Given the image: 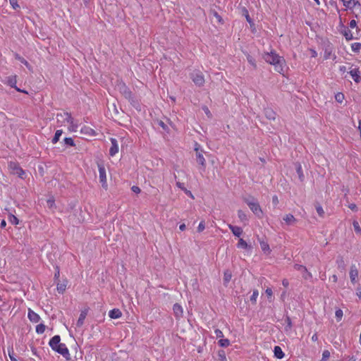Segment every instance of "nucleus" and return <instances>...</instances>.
Wrapping results in <instances>:
<instances>
[{
	"label": "nucleus",
	"mask_w": 361,
	"mask_h": 361,
	"mask_svg": "<svg viewBox=\"0 0 361 361\" xmlns=\"http://www.w3.org/2000/svg\"><path fill=\"white\" fill-rule=\"evenodd\" d=\"M263 59L267 63L274 66V70L279 73L284 75L286 62L283 56H279L275 51L266 52L263 55Z\"/></svg>",
	"instance_id": "1"
},
{
	"label": "nucleus",
	"mask_w": 361,
	"mask_h": 361,
	"mask_svg": "<svg viewBox=\"0 0 361 361\" xmlns=\"http://www.w3.org/2000/svg\"><path fill=\"white\" fill-rule=\"evenodd\" d=\"M245 202L247 204L250 210L259 218L262 216V210L258 202L253 197H250L245 199Z\"/></svg>",
	"instance_id": "2"
},
{
	"label": "nucleus",
	"mask_w": 361,
	"mask_h": 361,
	"mask_svg": "<svg viewBox=\"0 0 361 361\" xmlns=\"http://www.w3.org/2000/svg\"><path fill=\"white\" fill-rule=\"evenodd\" d=\"M195 151L196 154V161L197 162L201 165L203 170L205 169L206 167V160L203 156V150L200 149V145L197 143L195 145Z\"/></svg>",
	"instance_id": "3"
},
{
	"label": "nucleus",
	"mask_w": 361,
	"mask_h": 361,
	"mask_svg": "<svg viewBox=\"0 0 361 361\" xmlns=\"http://www.w3.org/2000/svg\"><path fill=\"white\" fill-rule=\"evenodd\" d=\"M8 169L11 173L17 175L18 177L23 178L25 171L22 169V168L20 167L18 163L11 161L8 164Z\"/></svg>",
	"instance_id": "4"
},
{
	"label": "nucleus",
	"mask_w": 361,
	"mask_h": 361,
	"mask_svg": "<svg viewBox=\"0 0 361 361\" xmlns=\"http://www.w3.org/2000/svg\"><path fill=\"white\" fill-rule=\"evenodd\" d=\"M98 169L99 174V182L102 183L104 189H107L106 170L102 164H98Z\"/></svg>",
	"instance_id": "5"
},
{
	"label": "nucleus",
	"mask_w": 361,
	"mask_h": 361,
	"mask_svg": "<svg viewBox=\"0 0 361 361\" xmlns=\"http://www.w3.org/2000/svg\"><path fill=\"white\" fill-rule=\"evenodd\" d=\"M191 78L193 82L198 86L202 85L204 82V75L200 71L193 72L191 75Z\"/></svg>",
	"instance_id": "6"
},
{
	"label": "nucleus",
	"mask_w": 361,
	"mask_h": 361,
	"mask_svg": "<svg viewBox=\"0 0 361 361\" xmlns=\"http://www.w3.org/2000/svg\"><path fill=\"white\" fill-rule=\"evenodd\" d=\"M349 74L355 82H359L361 80L360 71L358 68L351 66L349 70Z\"/></svg>",
	"instance_id": "7"
},
{
	"label": "nucleus",
	"mask_w": 361,
	"mask_h": 361,
	"mask_svg": "<svg viewBox=\"0 0 361 361\" xmlns=\"http://www.w3.org/2000/svg\"><path fill=\"white\" fill-rule=\"evenodd\" d=\"M295 269L299 271H301L302 274V277L307 280L312 278V274L309 272L307 268L301 264H295Z\"/></svg>",
	"instance_id": "8"
},
{
	"label": "nucleus",
	"mask_w": 361,
	"mask_h": 361,
	"mask_svg": "<svg viewBox=\"0 0 361 361\" xmlns=\"http://www.w3.org/2000/svg\"><path fill=\"white\" fill-rule=\"evenodd\" d=\"M54 351L62 355L66 359H69V351L64 343H61L57 348H55Z\"/></svg>",
	"instance_id": "9"
},
{
	"label": "nucleus",
	"mask_w": 361,
	"mask_h": 361,
	"mask_svg": "<svg viewBox=\"0 0 361 361\" xmlns=\"http://www.w3.org/2000/svg\"><path fill=\"white\" fill-rule=\"evenodd\" d=\"M110 140L111 142V146L109 149V154L111 157H114L116 154L118 152V144L116 139L115 138H111Z\"/></svg>",
	"instance_id": "10"
},
{
	"label": "nucleus",
	"mask_w": 361,
	"mask_h": 361,
	"mask_svg": "<svg viewBox=\"0 0 361 361\" xmlns=\"http://www.w3.org/2000/svg\"><path fill=\"white\" fill-rule=\"evenodd\" d=\"M357 276H358V271L356 268V266L353 264L350 267V281L353 283H355L357 282Z\"/></svg>",
	"instance_id": "11"
},
{
	"label": "nucleus",
	"mask_w": 361,
	"mask_h": 361,
	"mask_svg": "<svg viewBox=\"0 0 361 361\" xmlns=\"http://www.w3.org/2000/svg\"><path fill=\"white\" fill-rule=\"evenodd\" d=\"M60 341H61L60 336L58 335H56L51 338L49 344L50 347L51 348V349L53 350H54L55 348H57V346L61 343H60Z\"/></svg>",
	"instance_id": "12"
},
{
	"label": "nucleus",
	"mask_w": 361,
	"mask_h": 361,
	"mask_svg": "<svg viewBox=\"0 0 361 361\" xmlns=\"http://www.w3.org/2000/svg\"><path fill=\"white\" fill-rule=\"evenodd\" d=\"M64 121H67V123L71 124L70 128L72 130L76 131V128H78L77 124H74L73 118L71 117V114L68 113H64Z\"/></svg>",
	"instance_id": "13"
},
{
	"label": "nucleus",
	"mask_w": 361,
	"mask_h": 361,
	"mask_svg": "<svg viewBox=\"0 0 361 361\" xmlns=\"http://www.w3.org/2000/svg\"><path fill=\"white\" fill-rule=\"evenodd\" d=\"M283 220L285 221V223L288 226H293L296 224L298 220L293 216V215L288 214H286L283 218Z\"/></svg>",
	"instance_id": "14"
},
{
	"label": "nucleus",
	"mask_w": 361,
	"mask_h": 361,
	"mask_svg": "<svg viewBox=\"0 0 361 361\" xmlns=\"http://www.w3.org/2000/svg\"><path fill=\"white\" fill-rule=\"evenodd\" d=\"M173 310L176 318H180L183 316V308L178 303L173 305Z\"/></svg>",
	"instance_id": "15"
},
{
	"label": "nucleus",
	"mask_w": 361,
	"mask_h": 361,
	"mask_svg": "<svg viewBox=\"0 0 361 361\" xmlns=\"http://www.w3.org/2000/svg\"><path fill=\"white\" fill-rule=\"evenodd\" d=\"M228 228L235 236L240 237L243 233V229L239 226L228 224Z\"/></svg>",
	"instance_id": "16"
},
{
	"label": "nucleus",
	"mask_w": 361,
	"mask_h": 361,
	"mask_svg": "<svg viewBox=\"0 0 361 361\" xmlns=\"http://www.w3.org/2000/svg\"><path fill=\"white\" fill-rule=\"evenodd\" d=\"M27 316L29 319L32 322L37 323L40 320V317L30 309L28 311Z\"/></svg>",
	"instance_id": "17"
},
{
	"label": "nucleus",
	"mask_w": 361,
	"mask_h": 361,
	"mask_svg": "<svg viewBox=\"0 0 361 361\" xmlns=\"http://www.w3.org/2000/svg\"><path fill=\"white\" fill-rule=\"evenodd\" d=\"M109 316L111 319H118L122 316V313L119 309H113L109 311Z\"/></svg>",
	"instance_id": "18"
},
{
	"label": "nucleus",
	"mask_w": 361,
	"mask_h": 361,
	"mask_svg": "<svg viewBox=\"0 0 361 361\" xmlns=\"http://www.w3.org/2000/svg\"><path fill=\"white\" fill-rule=\"evenodd\" d=\"M8 85L11 88H14L15 90L20 91L21 90L20 88L16 87V76H11L8 78V80L6 81Z\"/></svg>",
	"instance_id": "19"
},
{
	"label": "nucleus",
	"mask_w": 361,
	"mask_h": 361,
	"mask_svg": "<svg viewBox=\"0 0 361 361\" xmlns=\"http://www.w3.org/2000/svg\"><path fill=\"white\" fill-rule=\"evenodd\" d=\"M265 116L269 120H274L276 118V113L269 108H267L264 109Z\"/></svg>",
	"instance_id": "20"
},
{
	"label": "nucleus",
	"mask_w": 361,
	"mask_h": 361,
	"mask_svg": "<svg viewBox=\"0 0 361 361\" xmlns=\"http://www.w3.org/2000/svg\"><path fill=\"white\" fill-rule=\"evenodd\" d=\"M81 133L82 134H85V135H89V136H94L96 135V133L95 131L90 128V127H87V126H84L81 128Z\"/></svg>",
	"instance_id": "21"
},
{
	"label": "nucleus",
	"mask_w": 361,
	"mask_h": 361,
	"mask_svg": "<svg viewBox=\"0 0 361 361\" xmlns=\"http://www.w3.org/2000/svg\"><path fill=\"white\" fill-rule=\"evenodd\" d=\"M344 6L348 8H352L353 7H355L357 5L360 6V4L357 0H349L344 2Z\"/></svg>",
	"instance_id": "22"
},
{
	"label": "nucleus",
	"mask_w": 361,
	"mask_h": 361,
	"mask_svg": "<svg viewBox=\"0 0 361 361\" xmlns=\"http://www.w3.org/2000/svg\"><path fill=\"white\" fill-rule=\"evenodd\" d=\"M232 277L231 271L229 270H226L224 274V284L227 286L230 282Z\"/></svg>",
	"instance_id": "23"
},
{
	"label": "nucleus",
	"mask_w": 361,
	"mask_h": 361,
	"mask_svg": "<svg viewBox=\"0 0 361 361\" xmlns=\"http://www.w3.org/2000/svg\"><path fill=\"white\" fill-rule=\"evenodd\" d=\"M295 169H296V171H297V173L298 175V177H299L300 180L301 181H303V180H304V175H303V173H302L301 164L300 163L297 162V163L295 164Z\"/></svg>",
	"instance_id": "24"
},
{
	"label": "nucleus",
	"mask_w": 361,
	"mask_h": 361,
	"mask_svg": "<svg viewBox=\"0 0 361 361\" xmlns=\"http://www.w3.org/2000/svg\"><path fill=\"white\" fill-rule=\"evenodd\" d=\"M274 355L278 359H282L284 356V353L279 346H275L274 350Z\"/></svg>",
	"instance_id": "25"
},
{
	"label": "nucleus",
	"mask_w": 361,
	"mask_h": 361,
	"mask_svg": "<svg viewBox=\"0 0 361 361\" xmlns=\"http://www.w3.org/2000/svg\"><path fill=\"white\" fill-rule=\"evenodd\" d=\"M129 102L134 108L137 110H140V104L137 97L135 95H134Z\"/></svg>",
	"instance_id": "26"
},
{
	"label": "nucleus",
	"mask_w": 361,
	"mask_h": 361,
	"mask_svg": "<svg viewBox=\"0 0 361 361\" xmlns=\"http://www.w3.org/2000/svg\"><path fill=\"white\" fill-rule=\"evenodd\" d=\"M87 316V312H85V311H82L80 314V317L78 319V322H77V326H82L83 323H84V320L85 319Z\"/></svg>",
	"instance_id": "27"
},
{
	"label": "nucleus",
	"mask_w": 361,
	"mask_h": 361,
	"mask_svg": "<svg viewBox=\"0 0 361 361\" xmlns=\"http://www.w3.org/2000/svg\"><path fill=\"white\" fill-rule=\"evenodd\" d=\"M63 133L62 130H57L55 133L54 137L52 139V143L56 144Z\"/></svg>",
	"instance_id": "28"
},
{
	"label": "nucleus",
	"mask_w": 361,
	"mask_h": 361,
	"mask_svg": "<svg viewBox=\"0 0 361 361\" xmlns=\"http://www.w3.org/2000/svg\"><path fill=\"white\" fill-rule=\"evenodd\" d=\"M335 99L338 103H342L345 99V97L342 92H338L335 94Z\"/></svg>",
	"instance_id": "29"
},
{
	"label": "nucleus",
	"mask_w": 361,
	"mask_h": 361,
	"mask_svg": "<svg viewBox=\"0 0 361 361\" xmlns=\"http://www.w3.org/2000/svg\"><path fill=\"white\" fill-rule=\"evenodd\" d=\"M238 218L240 219V220L241 221H247V215L246 214L242 211V210H238Z\"/></svg>",
	"instance_id": "30"
},
{
	"label": "nucleus",
	"mask_w": 361,
	"mask_h": 361,
	"mask_svg": "<svg viewBox=\"0 0 361 361\" xmlns=\"http://www.w3.org/2000/svg\"><path fill=\"white\" fill-rule=\"evenodd\" d=\"M285 322L286 324V326L285 327V331H290L292 328V322L290 318L288 316L286 317Z\"/></svg>",
	"instance_id": "31"
},
{
	"label": "nucleus",
	"mask_w": 361,
	"mask_h": 361,
	"mask_svg": "<svg viewBox=\"0 0 361 361\" xmlns=\"http://www.w3.org/2000/svg\"><path fill=\"white\" fill-rule=\"evenodd\" d=\"M218 360L219 361H227L224 350H221L218 352Z\"/></svg>",
	"instance_id": "32"
},
{
	"label": "nucleus",
	"mask_w": 361,
	"mask_h": 361,
	"mask_svg": "<svg viewBox=\"0 0 361 361\" xmlns=\"http://www.w3.org/2000/svg\"><path fill=\"white\" fill-rule=\"evenodd\" d=\"M66 288V283H61L57 284V290L59 293H63Z\"/></svg>",
	"instance_id": "33"
},
{
	"label": "nucleus",
	"mask_w": 361,
	"mask_h": 361,
	"mask_svg": "<svg viewBox=\"0 0 361 361\" xmlns=\"http://www.w3.org/2000/svg\"><path fill=\"white\" fill-rule=\"evenodd\" d=\"M343 35L345 36V38L346 40L349 41L353 39V36L350 30H347L343 32Z\"/></svg>",
	"instance_id": "34"
},
{
	"label": "nucleus",
	"mask_w": 361,
	"mask_h": 361,
	"mask_svg": "<svg viewBox=\"0 0 361 361\" xmlns=\"http://www.w3.org/2000/svg\"><path fill=\"white\" fill-rule=\"evenodd\" d=\"M45 331V325L39 324L36 326V331L37 334H43Z\"/></svg>",
	"instance_id": "35"
},
{
	"label": "nucleus",
	"mask_w": 361,
	"mask_h": 361,
	"mask_svg": "<svg viewBox=\"0 0 361 361\" xmlns=\"http://www.w3.org/2000/svg\"><path fill=\"white\" fill-rule=\"evenodd\" d=\"M219 344L221 347H227L230 345V341L228 339H221L219 341Z\"/></svg>",
	"instance_id": "36"
},
{
	"label": "nucleus",
	"mask_w": 361,
	"mask_h": 361,
	"mask_svg": "<svg viewBox=\"0 0 361 361\" xmlns=\"http://www.w3.org/2000/svg\"><path fill=\"white\" fill-rule=\"evenodd\" d=\"M259 293L257 290H255L252 293V295L250 297V301L252 303H256L257 298L258 297Z\"/></svg>",
	"instance_id": "37"
},
{
	"label": "nucleus",
	"mask_w": 361,
	"mask_h": 361,
	"mask_svg": "<svg viewBox=\"0 0 361 361\" xmlns=\"http://www.w3.org/2000/svg\"><path fill=\"white\" fill-rule=\"evenodd\" d=\"M352 50L354 51H359L361 49V44L358 42H355L351 44Z\"/></svg>",
	"instance_id": "38"
},
{
	"label": "nucleus",
	"mask_w": 361,
	"mask_h": 361,
	"mask_svg": "<svg viewBox=\"0 0 361 361\" xmlns=\"http://www.w3.org/2000/svg\"><path fill=\"white\" fill-rule=\"evenodd\" d=\"M238 247L246 249L247 247V243L242 238H240L238 243Z\"/></svg>",
	"instance_id": "39"
},
{
	"label": "nucleus",
	"mask_w": 361,
	"mask_h": 361,
	"mask_svg": "<svg viewBox=\"0 0 361 361\" xmlns=\"http://www.w3.org/2000/svg\"><path fill=\"white\" fill-rule=\"evenodd\" d=\"M123 95L125 97V99H128V101H130L132 97L135 95L133 92H123Z\"/></svg>",
	"instance_id": "40"
},
{
	"label": "nucleus",
	"mask_w": 361,
	"mask_h": 361,
	"mask_svg": "<svg viewBox=\"0 0 361 361\" xmlns=\"http://www.w3.org/2000/svg\"><path fill=\"white\" fill-rule=\"evenodd\" d=\"M260 246H261L262 250L264 252H269L270 251L269 245L267 243L260 242Z\"/></svg>",
	"instance_id": "41"
},
{
	"label": "nucleus",
	"mask_w": 361,
	"mask_h": 361,
	"mask_svg": "<svg viewBox=\"0 0 361 361\" xmlns=\"http://www.w3.org/2000/svg\"><path fill=\"white\" fill-rule=\"evenodd\" d=\"M9 221L11 224H13V225H17L18 224V219L16 216H15L14 215H11L9 216Z\"/></svg>",
	"instance_id": "42"
},
{
	"label": "nucleus",
	"mask_w": 361,
	"mask_h": 361,
	"mask_svg": "<svg viewBox=\"0 0 361 361\" xmlns=\"http://www.w3.org/2000/svg\"><path fill=\"white\" fill-rule=\"evenodd\" d=\"M331 49H326L324 54V59L327 60L331 58Z\"/></svg>",
	"instance_id": "43"
},
{
	"label": "nucleus",
	"mask_w": 361,
	"mask_h": 361,
	"mask_svg": "<svg viewBox=\"0 0 361 361\" xmlns=\"http://www.w3.org/2000/svg\"><path fill=\"white\" fill-rule=\"evenodd\" d=\"M157 124L161 127V128L165 130V131H168L169 130V128H168V126L163 121H157Z\"/></svg>",
	"instance_id": "44"
},
{
	"label": "nucleus",
	"mask_w": 361,
	"mask_h": 361,
	"mask_svg": "<svg viewBox=\"0 0 361 361\" xmlns=\"http://www.w3.org/2000/svg\"><path fill=\"white\" fill-rule=\"evenodd\" d=\"M64 142H65L66 145H69V146H74L75 145L74 141H73V140L71 137H66L64 139Z\"/></svg>",
	"instance_id": "45"
},
{
	"label": "nucleus",
	"mask_w": 361,
	"mask_h": 361,
	"mask_svg": "<svg viewBox=\"0 0 361 361\" xmlns=\"http://www.w3.org/2000/svg\"><path fill=\"white\" fill-rule=\"evenodd\" d=\"M202 110L205 113V114L209 118H211L212 117V114L210 112L209 108L206 106H202Z\"/></svg>",
	"instance_id": "46"
},
{
	"label": "nucleus",
	"mask_w": 361,
	"mask_h": 361,
	"mask_svg": "<svg viewBox=\"0 0 361 361\" xmlns=\"http://www.w3.org/2000/svg\"><path fill=\"white\" fill-rule=\"evenodd\" d=\"M343 314V311L341 309H338L336 311L335 315L338 321L342 319Z\"/></svg>",
	"instance_id": "47"
},
{
	"label": "nucleus",
	"mask_w": 361,
	"mask_h": 361,
	"mask_svg": "<svg viewBox=\"0 0 361 361\" xmlns=\"http://www.w3.org/2000/svg\"><path fill=\"white\" fill-rule=\"evenodd\" d=\"M9 2H10V4H11V7L13 9H17V8H19V5L18 4V1L17 0H9Z\"/></svg>",
	"instance_id": "48"
},
{
	"label": "nucleus",
	"mask_w": 361,
	"mask_h": 361,
	"mask_svg": "<svg viewBox=\"0 0 361 361\" xmlns=\"http://www.w3.org/2000/svg\"><path fill=\"white\" fill-rule=\"evenodd\" d=\"M204 228H205V224H204V221H202L199 224V226H198V227H197V232L200 233V232L203 231Z\"/></svg>",
	"instance_id": "49"
},
{
	"label": "nucleus",
	"mask_w": 361,
	"mask_h": 361,
	"mask_svg": "<svg viewBox=\"0 0 361 361\" xmlns=\"http://www.w3.org/2000/svg\"><path fill=\"white\" fill-rule=\"evenodd\" d=\"M353 227L356 233H361V228L357 221L353 222Z\"/></svg>",
	"instance_id": "50"
},
{
	"label": "nucleus",
	"mask_w": 361,
	"mask_h": 361,
	"mask_svg": "<svg viewBox=\"0 0 361 361\" xmlns=\"http://www.w3.org/2000/svg\"><path fill=\"white\" fill-rule=\"evenodd\" d=\"M316 210L320 216H322L323 214H324V212L320 205L316 206Z\"/></svg>",
	"instance_id": "51"
},
{
	"label": "nucleus",
	"mask_w": 361,
	"mask_h": 361,
	"mask_svg": "<svg viewBox=\"0 0 361 361\" xmlns=\"http://www.w3.org/2000/svg\"><path fill=\"white\" fill-rule=\"evenodd\" d=\"M247 61L248 62L254 67V68H256V63H255V59L251 56H248L247 57Z\"/></svg>",
	"instance_id": "52"
},
{
	"label": "nucleus",
	"mask_w": 361,
	"mask_h": 361,
	"mask_svg": "<svg viewBox=\"0 0 361 361\" xmlns=\"http://www.w3.org/2000/svg\"><path fill=\"white\" fill-rule=\"evenodd\" d=\"M214 334H215L216 338H223L224 337L223 332L218 329H216L214 331Z\"/></svg>",
	"instance_id": "53"
},
{
	"label": "nucleus",
	"mask_w": 361,
	"mask_h": 361,
	"mask_svg": "<svg viewBox=\"0 0 361 361\" xmlns=\"http://www.w3.org/2000/svg\"><path fill=\"white\" fill-rule=\"evenodd\" d=\"M330 357V352L327 350H324L322 353V360H326Z\"/></svg>",
	"instance_id": "54"
},
{
	"label": "nucleus",
	"mask_w": 361,
	"mask_h": 361,
	"mask_svg": "<svg viewBox=\"0 0 361 361\" xmlns=\"http://www.w3.org/2000/svg\"><path fill=\"white\" fill-rule=\"evenodd\" d=\"M8 355H9V357L11 359V361H18L16 357V355L14 354V353L12 351V352H8Z\"/></svg>",
	"instance_id": "55"
},
{
	"label": "nucleus",
	"mask_w": 361,
	"mask_h": 361,
	"mask_svg": "<svg viewBox=\"0 0 361 361\" xmlns=\"http://www.w3.org/2000/svg\"><path fill=\"white\" fill-rule=\"evenodd\" d=\"M279 198L276 195L273 196L272 197V204L276 207L279 204Z\"/></svg>",
	"instance_id": "56"
},
{
	"label": "nucleus",
	"mask_w": 361,
	"mask_h": 361,
	"mask_svg": "<svg viewBox=\"0 0 361 361\" xmlns=\"http://www.w3.org/2000/svg\"><path fill=\"white\" fill-rule=\"evenodd\" d=\"M309 51L310 53L311 57L316 58L317 56V52L316 51V50L313 49H310Z\"/></svg>",
	"instance_id": "57"
},
{
	"label": "nucleus",
	"mask_w": 361,
	"mask_h": 361,
	"mask_svg": "<svg viewBox=\"0 0 361 361\" xmlns=\"http://www.w3.org/2000/svg\"><path fill=\"white\" fill-rule=\"evenodd\" d=\"M131 190H132L133 192H134L135 193H140V191H141L140 188L138 186H135V185H133L131 188Z\"/></svg>",
	"instance_id": "58"
},
{
	"label": "nucleus",
	"mask_w": 361,
	"mask_h": 361,
	"mask_svg": "<svg viewBox=\"0 0 361 361\" xmlns=\"http://www.w3.org/2000/svg\"><path fill=\"white\" fill-rule=\"evenodd\" d=\"M357 25V22L355 20H351L349 23V26L350 28H355Z\"/></svg>",
	"instance_id": "59"
},
{
	"label": "nucleus",
	"mask_w": 361,
	"mask_h": 361,
	"mask_svg": "<svg viewBox=\"0 0 361 361\" xmlns=\"http://www.w3.org/2000/svg\"><path fill=\"white\" fill-rule=\"evenodd\" d=\"M183 191H184V192H185L187 195H188V196H189V197H190L191 198L194 199V196H193L192 193L191 192V191H190V190H187L186 188H185V189L183 190Z\"/></svg>",
	"instance_id": "60"
},
{
	"label": "nucleus",
	"mask_w": 361,
	"mask_h": 361,
	"mask_svg": "<svg viewBox=\"0 0 361 361\" xmlns=\"http://www.w3.org/2000/svg\"><path fill=\"white\" fill-rule=\"evenodd\" d=\"M19 59L20 60V61L24 64L25 65L27 68L30 67V64L29 63L24 59V58H20L19 57Z\"/></svg>",
	"instance_id": "61"
},
{
	"label": "nucleus",
	"mask_w": 361,
	"mask_h": 361,
	"mask_svg": "<svg viewBox=\"0 0 361 361\" xmlns=\"http://www.w3.org/2000/svg\"><path fill=\"white\" fill-rule=\"evenodd\" d=\"M176 185H177V187H178L182 190H183L185 188V186H184V184L180 183V182H179V181L176 182Z\"/></svg>",
	"instance_id": "62"
},
{
	"label": "nucleus",
	"mask_w": 361,
	"mask_h": 361,
	"mask_svg": "<svg viewBox=\"0 0 361 361\" xmlns=\"http://www.w3.org/2000/svg\"><path fill=\"white\" fill-rule=\"evenodd\" d=\"M265 293L267 295V296H269V297H271L273 294L272 290L269 288H267Z\"/></svg>",
	"instance_id": "63"
},
{
	"label": "nucleus",
	"mask_w": 361,
	"mask_h": 361,
	"mask_svg": "<svg viewBox=\"0 0 361 361\" xmlns=\"http://www.w3.org/2000/svg\"><path fill=\"white\" fill-rule=\"evenodd\" d=\"M356 295L360 298H361V287L359 286L356 289Z\"/></svg>",
	"instance_id": "64"
}]
</instances>
